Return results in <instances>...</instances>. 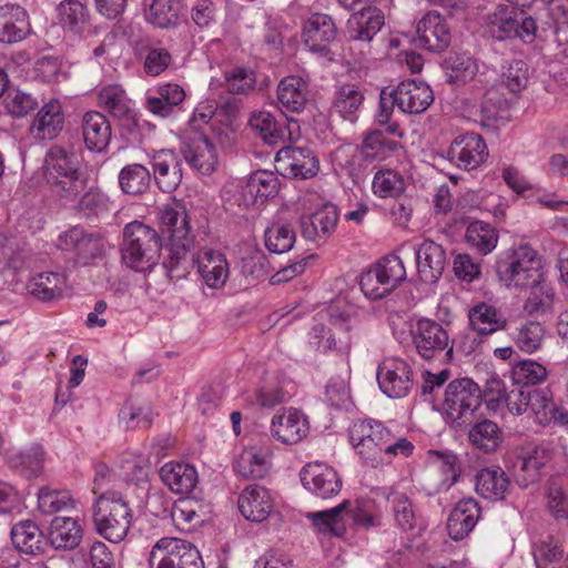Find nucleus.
Instances as JSON below:
<instances>
[{"mask_svg": "<svg viewBox=\"0 0 568 568\" xmlns=\"http://www.w3.org/2000/svg\"><path fill=\"white\" fill-rule=\"evenodd\" d=\"M158 560V568H204L201 554L191 542L179 538H161L150 556V564Z\"/></svg>", "mask_w": 568, "mask_h": 568, "instance_id": "10", "label": "nucleus"}, {"mask_svg": "<svg viewBox=\"0 0 568 568\" xmlns=\"http://www.w3.org/2000/svg\"><path fill=\"white\" fill-rule=\"evenodd\" d=\"M427 460L430 465L435 466L443 473L444 479L442 481V486L446 490L458 480L460 467L457 456L452 452L429 450Z\"/></svg>", "mask_w": 568, "mask_h": 568, "instance_id": "62", "label": "nucleus"}, {"mask_svg": "<svg viewBox=\"0 0 568 568\" xmlns=\"http://www.w3.org/2000/svg\"><path fill=\"white\" fill-rule=\"evenodd\" d=\"M486 22L489 34L498 41L518 39L529 44L538 36L537 22L532 17L505 4H498L488 13Z\"/></svg>", "mask_w": 568, "mask_h": 568, "instance_id": "8", "label": "nucleus"}, {"mask_svg": "<svg viewBox=\"0 0 568 568\" xmlns=\"http://www.w3.org/2000/svg\"><path fill=\"white\" fill-rule=\"evenodd\" d=\"M270 429L277 440L293 445L306 437L310 426L306 416L301 410L288 408L273 416Z\"/></svg>", "mask_w": 568, "mask_h": 568, "instance_id": "23", "label": "nucleus"}, {"mask_svg": "<svg viewBox=\"0 0 568 568\" xmlns=\"http://www.w3.org/2000/svg\"><path fill=\"white\" fill-rule=\"evenodd\" d=\"M450 163L459 169H477L488 156V148L480 134L469 132L457 135L447 152Z\"/></svg>", "mask_w": 568, "mask_h": 568, "instance_id": "16", "label": "nucleus"}, {"mask_svg": "<svg viewBox=\"0 0 568 568\" xmlns=\"http://www.w3.org/2000/svg\"><path fill=\"white\" fill-rule=\"evenodd\" d=\"M504 90L503 87L496 84L485 92L481 102V114L485 120L497 121L504 118L511 100Z\"/></svg>", "mask_w": 568, "mask_h": 568, "instance_id": "63", "label": "nucleus"}, {"mask_svg": "<svg viewBox=\"0 0 568 568\" xmlns=\"http://www.w3.org/2000/svg\"><path fill=\"white\" fill-rule=\"evenodd\" d=\"M349 442L359 458L371 467L390 463L394 456L407 457L414 445L405 437L395 438L381 422L357 420L348 430Z\"/></svg>", "mask_w": 568, "mask_h": 568, "instance_id": "2", "label": "nucleus"}, {"mask_svg": "<svg viewBox=\"0 0 568 568\" xmlns=\"http://www.w3.org/2000/svg\"><path fill=\"white\" fill-rule=\"evenodd\" d=\"M63 124L61 103L57 99H51L39 110L30 125V133L37 140H53L62 131Z\"/></svg>", "mask_w": 568, "mask_h": 568, "instance_id": "33", "label": "nucleus"}, {"mask_svg": "<svg viewBox=\"0 0 568 568\" xmlns=\"http://www.w3.org/2000/svg\"><path fill=\"white\" fill-rule=\"evenodd\" d=\"M248 125L270 145H276L286 140V128L278 123L270 112H253L250 116Z\"/></svg>", "mask_w": 568, "mask_h": 568, "instance_id": "51", "label": "nucleus"}, {"mask_svg": "<svg viewBox=\"0 0 568 568\" xmlns=\"http://www.w3.org/2000/svg\"><path fill=\"white\" fill-rule=\"evenodd\" d=\"M531 389L521 387L517 384L507 389L499 378H491L487 384L486 397L489 404L505 403L510 413L521 415L528 409Z\"/></svg>", "mask_w": 568, "mask_h": 568, "instance_id": "27", "label": "nucleus"}, {"mask_svg": "<svg viewBox=\"0 0 568 568\" xmlns=\"http://www.w3.org/2000/svg\"><path fill=\"white\" fill-rule=\"evenodd\" d=\"M400 144L379 130L367 132L361 145V155L366 161H385L398 151Z\"/></svg>", "mask_w": 568, "mask_h": 568, "instance_id": "46", "label": "nucleus"}, {"mask_svg": "<svg viewBox=\"0 0 568 568\" xmlns=\"http://www.w3.org/2000/svg\"><path fill=\"white\" fill-rule=\"evenodd\" d=\"M82 138L85 148L91 152L105 151L111 141V124L99 111H88L81 121Z\"/></svg>", "mask_w": 568, "mask_h": 568, "instance_id": "30", "label": "nucleus"}, {"mask_svg": "<svg viewBox=\"0 0 568 568\" xmlns=\"http://www.w3.org/2000/svg\"><path fill=\"white\" fill-rule=\"evenodd\" d=\"M237 507L242 516L254 523H262L273 509L270 491L257 484L246 486L239 496Z\"/></svg>", "mask_w": 568, "mask_h": 568, "instance_id": "25", "label": "nucleus"}, {"mask_svg": "<svg viewBox=\"0 0 568 568\" xmlns=\"http://www.w3.org/2000/svg\"><path fill=\"white\" fill-rule=\"evenodd\" d=\"M546 334V328L541 323L527 321L517 327L513 341L519 351L534 354L542 348Z\"/></svg>", "mask_w": 568, "mask_h": 568, "instance_id": "55", "label": "nucleus"}, {"mask_svg": "<svg viewBox=\"0 0 568 568\" xmlns=\"http://www.w3.org/2000/svg\"><path fill=\"white\" fill-rule=\"evenodd\" d=\"M468 320L470 328L481 336L491 335L504 329L507 325V320L503 313L486 303L473 306L468 312Z\"/></svg>", "mask_w": 568, "mask_h": 568, "instance_id": "42", "label": "nucleus"}, {"mask_svg": "<svg viewBox=\"0 0 568 568\" xmlns=\"http://www.w3.org/2000/svg\"><path fill=\"white\" fill-rule=\"evenodd\" d=\"M364 102V93L354 83L336 87L332 100V110L342 119L354 123Z\"/></svg>", "mask_w": 568, "mask_h": 568, "instance_id": "39", "label": "nucleus"}, {"mask_svg": "<svg viewBox=\"0 0 568 568\" xmlns=\"http://www.w3.org/2000/svg\"><path fill=\"white\" fill-rule=\"evenodd\" d=\"M406 280V270L402 258L397 255H387L373 264L362 274L359 286L369 300H381L390 294Z\"/></svg>", "mask_w": 568, "mask_h": 568, "instance_id": "9", "label": "nucleus"}, {"mask_svg": "<svg viewBox=\"0 0 568 568\" xmlns=\"http://www.w3.org/2000/svg\"><path fill=\"white\" fill-rule=\"evenodd\" d=\"M160 478L163 484L174 494L189 495L195 489L199 483L196 468L193 465L169 462L160 468Z\"/></svg>", "mask_w": 568, "mask_h": 568, "instance_id": "28", "label": "nucleus"}, {"mask_svg": "<svg viewBox=\"0 0 568 568\" xmlns=\"http://www.w3.org/2000/svg\"><path fill=\"white\" fill-rule=\"evenodd\" d=\"M405 187L403 175L390 169L377 171L372 182L373 192L378 197L397 199L403 195Z\"/></svg>", "mask_w": 568, "mask_h": 568, "instance_id": "59", "label": "nucleus"}, {"mask_svg": "<svg viewBox=\"0 0 568 568\" xmlns=\"http://www.w3.org/2000/svg\"><path fill=\"white\" fill-rule=\"evenodd\" d=\"M67 286V278L58 272H43L28 283L29 293L42 302L60 300Z\"/></svg>", "mask_w": 568, "mask_h": 568, "instance_id": "43", "label": "nucleus"}, {"mask_svg": "<svg viewBox=\"0 0 568 568\" xmlns=\"http://www.w3.org/2000/svg\"><path fill=\"white\" fill-rule=\"evenodd\" d=\"M58 23L65 33L82 38L90 28L91 14L80 0H63L57 6Z\"/></svg>", "mask_w": 568, "mask_h": 568, "instance_id": "31", "label": "nucleus"}, {"mask_svg": "<svg viewBox=\"0 0 568 568\" xmlns=\"http://www.w3.org/2000/svg\"><path fill=\"white\" fill-rule=\"evenodd\" d=\"M413 343L417 354L426 359H435L445 355L453 356V345L448 332L437 322L422 318L412 331Z\"/></svg>", "mask_w": 568, "mask_h": 568, "instance_id": "11", "label": "nucleus"}, {"mask_svg": "<svg viewBox=\"0 0 568 568\" xmlns=\"http://www.w3.org/2000/svg\"><path fill=\"white\" fill-rule=\"evenodd\" d=\"M280 187L281 182L275 173L261 170L251 174L243 187V195L247 202L250 197L252 204L263 203L268 197H274Z\"/></svg>", "mask_w": 568, "mask_h": 568, "instance_id": "44", "label": "nucleus"}, {"mask_svg": "<svg viewBox=\"0 0 568 568\" xmlns=\"http://www.w3.org/2000/svg\"><path fill=\"white\" fill-rule=\"evenodd\" d=\"M409 246L415 255L420 281L429 284L437 282L446 264V253L443 246L428 239Z\"/></svg>", "mask_w": 568, "mask_h": 568, "instance_id": "17", "label": "nucleus"}, {"mask_svg": "<svg viewBox=\"0 0 568 568\" xmlns=\"http://www.w3.org/2000/svg\"><path fill=\"white\" fill-rule=\"evenodd\" d=\"M277 100L282 112H302L308 101L307 83L300 77L284 78L277 85Z\"/></svg>", "mask_w": 568, "mask_h": 568, "instance_id": "37", "label": "nucleus"}, {"mask_svg": "<svg viewBox=\"0 0 568 568\" xmlns=\"http://www.w3.org/2000/svg\"><path fill=\"white\" fill-rule=\"evenodd\" d=\"M43 175L51 191L61 200L75 201L89 183L79 156L71 146L53 144L47 151Z\"/></svg>", "mask_w": 568, "mask_h": 568, "instance_id": "3", "label": "nucleus"}, {"mask_svg": "<svg viewBox=\"0 0 568 568\" xmlns=\"http://www.w3.org/2000/svg\"><path fill=\"white\" fill-rule=\"evenodd\" d=\"M466 243L481 255L489 254L497 245L498 232L487 222L473 221L465 233Z\"/></svg>", "mask_w": 568, "mask_h": 568, "instance_id": "52", "label": "nucleus"}, {"mask_svg": "<svg viewBox=\"0 0 568 568\" xmlns=\"http://www.w3.org/2000/svg\"><path fill=\"white\" fill-rule=\"evenodd\" d=\"M503 432L493 420L483 419L468 430V440L473 447L483 453H493L503 443Z\"/></svg>", "mask_w": 568, "mask_h": 568, "instance_id": "49", "label": "nucleus"}, {"mask_svg": "<svg viewBox=\"0 0 568 568\" xmlns=\"http://www.w3.org/2000/svg\"><path fill=\"white\" fill-rule=\"evenodd\" d=\"M377 383L389 398H403L414 386L412 365L400 357H386L377 367Z\"/></svg>", "mask_w": 568, "mask_h": 568, "instance_id": "12", "label": "nucleus"}, {"mask_svg": "<svg viewBox=\"0 0 568 568\" xmlns=\"http://www.w3.org/2000/svg\"><path fill=\"white\" fill-rule=\"evenodd\" d=\"M184 10L183 0H151L145 10V19L156 28L170 29L179 24Z\"/></svg>", "mask_w": 568, "mask_h": 568, "instance_id": "38", "label": "nucleus"}, {"mask_svg": "<svg viewBox=\"0 0 568 568\" xmlns=\"http://www.w3.org/2000/svg\"><path fill=\"white\" fill-rule=\"evenodd\" d=\"M481 402L483 392L473 379L456 378L446 386L436 409L449 427L462 429L474 422Z\"/></svg>", "mask_w": 568, "mask_h": 568, "instance_id": "4", "label": "nucleus"}, {"mask_svg": "<svg viewBox=\"0 0 568 568\" xmlns=\"http://www.w3.org/2000/svg\"><path fill=\"white\" fill-rule=\"evenodd\" d=\"M480 517V507L476 499L468 497L459 500L447 520L448 535L454 540H462L475 528Z\"/></svg>", "mask_w": 568, "mask_h": 568, "instance_id": "29", "label": "nucleus"}, {"mask_svg": "<svg viewBox=\"0 0 568 568\" xmlns=\"http://www.w3.org/2000/svg\"><path fill=\"white\" fill-rule=\"evenodd\" d=\"M475 489L490 501L504 500L510 490V479L501 467H485L475 476Z\"/></svg>", "mask_w": 568, "mask_h": 568, "instance_id": "32", "label": "nucleus"}, {"mask_svg": "<svg viewBox=\"0 0 568 568\" xmlns=\"http://www.w3.org/2000/svg\"><path fill=\"white\" fill-rule=\"evenodd\" d=\"M554 452L546 445L536 446L521 462L520 471L517 476L520 486L527 487L537 483L541 477V469L552 459Z\"/></svg>", "mask_w": 568, "mask_h": 568, "instance_id": "50", "label": "nucleus"}, {"mask_svg": "<svg viewBox=\"0 0 568 568\" xmlns=\"http://www.w3.org/2000/svg\"><path fill=\"white\" fill-rule=\"evenodd\" d=\"M398 111L404 114L424 113L434 102L432 88L422 81L406 80L395 87Z\"/></svg>", "mask_w": 568, "mask_h": 568, "instance_id": "24", "label": "nucleus"}, {"mask_svg": "<svg viewBox=\"0 0 568 568\" xmlns=\"http://www.w3.org/2000/svg\"><path fill=\"white\" fill-rule=\"evenodd\" d=\"M300 475L304 488L316 498L331 499L342 490L343 484L339 475L326 464H306Z\"/></svg>", "mask_w": 568, "mask_h": 568, "instance_id": "15", "label": "nucleus"}, {"mask_svg": "<svg viewBox=\"0 0 568 568\" xmlns=\"http://www.w3.org/2000/svg\"><path fill=\"white\" fill-rule=\"evenodd\" d=\"M153 179L158 187L165 193L178 189L182 181V160L173 150L162 149L150 159Z\"/></svg>", "mask_w": 568, "mask_h": 568, "instance_id": "19", "label": "nucleus"}, {"mask_svg": "<svg viewBox=\"0 0 568 568\" xmlns=\"http://www.w3.org/2000/svg\"><path fill=\"white\" fill-rule=\"evenodd\" d=\"M536 568H562L565 550L552 536L536 541L532 546Z\"/></svg>", "mask_w": 568, "mask_h": 568, "instance_id": "56", "label": "nucleus"}, {"mask_svg": "<svg viewBox=\"0 0 568 568\" xmlns=\"http://www.w3.org/2000/svg\"><path fill=\"white\" fill-rule=\"evenodd\" d=\"M44 452L41 446H32L11 456L10 466L27 478L38 477L43 469Z\"/></svg>", "mask_w": 568, "mask_h": 568, "instance_id": "61", "label": "nucleus"}, {"mask_svg": "<svg viewBox=\"0 0 568 568\" xmlns=\"http://www.w3.org/2000/svg\"><path fill=\"white\" fill-rule=\"evenodd\" d=\"M351 501L345 499L337 506L307 514V518L317 528L318 532L342 537L346 531L345 516L348 514Z\"/></svg>", "mask_w": 568, "mask_h": 568, "instance_id": "40", "label": "nucleus"}, {"mask_svg": "<svg viewBox=\"0 0 568 568\" xmlns=\"http://www.w3.org/2000/svg\"><path fill=\"white\" fill-rule=\"evenodd\" d=\"M338 222L336 205L327 203L310 214L300 217L302 236L315 243L325 242L335 231Z\"/></svg>", "mask_w": 568, "mask_h": 568, "instance_id": "18", "label": "nucleus"}, {"mask_svg": "<svg viewBox=\"0 0 568 568\" xmlns=\"http://www.w3.org/2000/svg\"><path fill=\"white\" fill-rule=\"evenodd\" d=\"M270 469L266 455L255 448L245 449L235 464V470L245 479H262Z\"/></svg>", "mask_w": 568, "mask_h": 568, "instance_id": "57", "label": "nucleus"}, {"mask_svg": "<svg viewBox=\"0 0 568 568\" xmlns=\"http://www.w3.org/2000/svg\"><path fill=\"white\" fill-rule=\"evenodd\" d=\"M266 248L276 254L288 252L295 243V232L290 224L274 223L264 233Z\"/></svg>", "mask_w": 568, "mask_h": 568, "instance_id": "64", "label": "nucleus"}, {"mask_svg": "<svg viewBox=\"0 0 568 568\" xmlns=\"http://www.w3.org/2000/svg\"><path fill=\"white\" fill-rule=\"evenodd\" d=\"M119 419L128 429L149 428L152 424V409L145 402L126 400L119 413Z\"/></svg>", "mask_w": 568, "mask_h": 568, "instance_id": "60", "label": "nucleus"}, {"mask_svg": "<svg viewBox=\"0 0 568 568\" xmlns=\"http://www.w3.org/2000/svg\"><path fill=\"white\" fill-rule=\"evenodd\" d=\"M303 43L314 54L333 60L331 44L337 38V27L333 18L325 13H313L303 24Z\"/></svg>", "mask_w": 568, "mask_h": 568, "instance_id": "13", "label": "nucleus"}, {"mask_svg": "<svg viewBox=\"0 0 568 568\" xmlns=\"http://www.w3.org/2000/svg\"><path fill=\"white\" fill-rule=\"evenodd\" d=\"M31 33L29 13L23 7L13 3L0 6V42L18 43Z\"/></svg>", "mask_w": 568, "mask_h": 568, "instance_id": "20", "label": "nucleus"}, {"mask_svg": "<svg viewBox=\"0 0 568 568\" xmlns=\"http://www.w3.org/2000/svg\"><path fill=\"white\" fill-rule=\"evenodd\" d=\"M275 163L282 175L292 179H311L320 170V161L308 148L284 146L276 153Z\"/></svg>", "mask_w": 568, "mask_h": 568, "instance_id": "14", "label": "nucleus"}, {"mask_svg": "<svg viewBox=\"0 0 568 568\" xmlns=\"http://www.w3.org/2000/svg\"><path fill=\"white\" fill-rule=\"evenodd\" d=\"M161 240H166L163 267L170 281L185 278L194 267V236L184 207L165 205L159 212Z\"/></svg>", "mask_w": 568, "mask_h": 568, "instance_id": "1", "label": "nucleus"}, {"mask_svg": "<svg viewBox=\"0 0 568 568\" xmlns=\"http://www.w3.org/2000/svg\"><path fill=\"white\" fill-rule=\"evenodd\" d=\"M98 105L118 119L129 118L131 101L121 85L110 84L98 92Z\"/></svg>", "mask_w": 568, "mask_h": 568, "instance_id": "54", "label": "nucleus"}, {"mask_svg": "<svg viewBox=\"0 0 568 568\" xmlns=\"http://www.w3.org/2000/svg\"><path fill=\"white\" fill-rule=\"evenodd\" d=\"M161 248V236L154 229L140 221L124 226L121 258L128 267L136 272L151 270L159 260Z\"/></svg>", "mask_w": 568, "mask_h": 568, "instance_id": "6", "label": "nucleus"}, {"mask_svg": "<svg viewBox=\"0 0 568 568\" xmlns=\"http://www.w3.org/2000/svg\"><path fill=\"white\" fill-rule=\"evenodd\" d=\"M446 81L454 85H464L478 73L477 61L466 53H455L445 60Z\"/></svg>", "mask_w": 568, "mask_h": 568, "instance_id": "53", "label": "nucleus"}, {"mask_svg": "<svg viewBox=\"0 0 568 568\" xmlns=\"http://www.w3.org/2000/svg\"><path fill=\"white\" fill-rule=\"evenodd\" d=\"M195 264L199 274L209 287L220 288L225 284L229 277V264L222 253L212 250L204 251L197 258L194 257Z\"/></svg>", "mask_w": 568, "mask_h": 568, "instance_id": "35", "label": "nucleus"}, {"mask_svg": "<svg viewBox=\"0 0 568 568\" xmlns=\"http://www.w3.org/2000/svg\"><path fill=\"white\" fill-rule=\"evenodd\" d=\"M548 377L547 368L532 359H524L516 363L510 372L514 384L528 388L544 383Z\"/></svg>", "mask_w": 568, "mask_h": 568, "instance_id": "58", "label": "nucleus"}, {"mask_svg": "<svg viewBox=\"0 0 568 568\" xmlns=\"http://www.w3.org/2000/svg\"><path fill=\"white\" fill-rule=\"evenodd\" d=\"M11 539L19 551L29 555H40L47 547L41 530L30 520L16 524L11 529Z\"/></svg>", "mask_w": 568, "mask_h": 568, "instance_id": "45", "label": "nucleus"}, {"mask_svg": "<svg viewBox=\"0 0 568 568\" xmlns=\"http://www.w3.org/2000/svg\"><path fill=\"white\" fill-rule=\"evenodd\" d=\"M528 295L524 302V311L530 315H544L551 312L555 303V292L545 275L538 281L527 285Z\"/></svg>", "mask_w": 568, "mask_h": 568, "instance_id": "47", "label": "nucleus"}, {"mask_svg": "<svg viewBox=\"0 0 568 568\" xmlns=\"http://www.w3.org/2000/svg\"><path fill=\"white\" fill-rule=\"evenodd\" d=\"M182 153L190 166L202 174H211L219 163L214 143L203 134H195L190 138L184 143Z\"/></svg>", "mask_w": 568, "mask_h": 568, "instance_id": "26", "label": "nucleus"}, {"mask_svg": "<svg viewBox=\"0 0 568 568\" xmlns=\"http://www.w3.org/2000/svg\"><path fill=\"white\" fill-rule=\"evenodd\" d=\"M385 17L377 7L368 6L351 16L347 21V37L351 42H361L366 45L382 30Z\"/></svg>", "mask_w": 568, "mask_h": 568, "instance_id": "22", "label": "nucleus"}, {"mask_svg": "<svg viewBox=\"0 0 568 568\" xmlns=\"http://www.w3.org/2000/svg\"><path fill=\"white\" fill-rule=\"evenodd\" d=\"M175 527L181 531H192L205 520L204 505L194 497L180 498L170 510Z\"/></svg>", "mask_w": 568, "mask_h": 568, "instance_id": "41", "label": "nucleus"}, {"mask_svg": "<svg viewBox=\"0 0 568 568\" xmlns=\"http://www.w3.org/2000/svg\"><path fill=\"white\" fill-rule=\"evenodd\" d=\"M83 537L79 521L71 517L57 516L50 523L49 540L55 549L72 550Z\"/></svg>", "mask_w": 568, "mask_h": 568, "instance_id": "36", "label": "nucleus"}, {"mask_svg": "<svg viewBox=\"0 0 568 568\" xmlns=\"http://www.w3.org/2000/svg\"><path fill=\"white\" fill-rule=\"evenodd\" d=\"M499 281L508 288L524 290L538 283L544 273L542 257L529 244L511 247L496 262Z\"/></svg>", "mask_w": 568, "mask_h": 568, "instance_id": "5", "label": "nucleus"}, {"mask_svg": "<svg viewBox=\"0 0 568 568\" xmlns=\"http://www.w3.org/2000/svg\"><path fill=\"white\" fill-rule=\"evenodd\" d=\"M419 45L430 52H442L450 44V31L445 19L436 11H429L416 27Z\"/></svg>", "mask_w": 568, "mask_h": 568, "instance_id": "21", "label": "nucleus"}, {"mask_svg": "<svg viewBox=\"0 0 568 568\" xmlns=\"http://www.w3.org/2000/svg\"><path fill=\"white\" fill-rule=\"evenodd\" d=\"M184 99L185 92L181 85L165 83L146 95L145 108L156 116L168 118L179 110Z\"/></svg>", "mask_w": 568, "mask_h": 568, "instance_id": "34", "label": "nucleus"}, {"mask_svg": "<svg viewBox=\"0 0 568 568\" xmlns=\"http://www.w3.org/2000/svg\"><path fill=\"white\" fill-rule=\"evenodd\" d=\"M118 180L123 193L138 196L146 193L150 189L152 174L146 166L131 163L120 170Z\"/></svg>", "mask_w": 568, "mask_h": 568, "instance_id": "48", "label": "nucleus"}, {"mask_svg": "<svg viewBox=\"0 0 568 568\" xmlns=\"http://www.w3.org/2000/svg\"><path fill=\"white\" fill-rule=\"evenodd\" d=\"M97 532L111 542L122 541L132 525V510L129 504L115 494H101L92 507Z\"/></svg>", "mask_w": 568, "mask_h": 568, "instance_id": "7", "label": "nucleus"}]
</instances>
